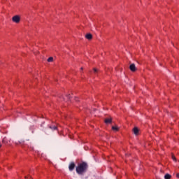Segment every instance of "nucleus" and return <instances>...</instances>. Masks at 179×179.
Here are the masks:
<instances>
[{"instance_id":"obj_16","label":"nucleus","mask_w":179,"mask_h":179,"mask_svg":"<svg viewBox=\"0 0 179 179\" xmlns=\"http://www.w3.org/2000/svg\"><path fill=\"white\" fill-rule=\"evenodd\" d=\"M176 177H177V178H179V173L176 174Z\"/></svg>"},{"instance_id":"obj_4","label":"nucleus","mask_w":179,"mask_h":179,"mask_svg":"<svg viewBox=\"0 0 179 179\" xmlns=\"http://www.w3.org/2000/svg\"><path fill=\"white\" fill-rule=\"evenodd\" d=\"M112 123H113V120L111 118L105 119V124H106V125H110Z\"/></svg>"},{"instance_id":"obj_17","label":"nucleus","mask_w":179,"mask_h":179,"mask_svg":"<svg viewBox=\"0 0 179 179\" xmlns=\"http://www.w3.org/2000/svg\"><path fill=\"white\" fill-rule=\"evenodd\" d=\"M67 99H70L69 95L67 96Z\"/></svg>"},{"instance_id":"obj_7","label":"nucleus","mask_w":179,"mask_h":179,"mask_svg":"<svg viewBox=\"0 0 179 179\" xmlns=\"http://www.w3.org/2000/svg\"><path fill=\"white\" fill-rule=\"evenodd\" d=\"M133 131L134 135H138L139 134V129H138V127H134Z\"/></svg>"},{"instance_id":"obj_9","label":"nucleus","mask_w":179,"mask_h":179,"mask_svg":"<svg viewBox=\"0 0 179 179\" xmlns=\"http://www.w3.org/2000/svg\"><path fill=\"white\" fill-rule=\"evenodd\" d=\"M49 128L50 129H52V131L57 130V126H50Z\"/></svg>"},{"instance_id":"obj_13","label":"nucleus","mask_w":179,"mask_h":179,"mask_svg":"<svg viewBox=\"0 0 179 179\" xmlns=\"http://www.w3.org/2000/svg\"><path fill=\"white\" fill-rule=\"evenodd\" d=\"M6 141V138H3V140H2L3 143H5Z\"/></svg>"},{"instance_id":"obj_6","label":"nucleus","mask_w":179,"mask_h":179,"mask_svg":"<svg viewBox=\"0 0 179 179\" xmlns=\"http://www.w3.org/2000/svg\"><path fill=\"white\" fill-rule=\"evenodd\" d=\"M85 38L87 40H92L93 38V35H92V34H87Z\"/></svg>"},{"instance_id":"obj_19","label":"nucleus","mask_w":179,"mask_h":179,"mask_svg":"<svg viewBox=\"0 0 179 179\" xmlns=\"http://www.w3.org/2000/svg\"><path fill=\"white\" fill-rule=\"evenodd\" d=\"M83 67H81V71H83Z\"/></svg>"},{"instance_id":"obj_3","label":"nucleus","mask_w":179,"mask_h":179,"mask_svg":"<svg viewBox=\"0 0 179 179\" xmlns=\"http://www.w3.org/2000/svg\"><path fill=\"white\" fill-rule=\"evenodd\" d=\"M75 163L71 162V164L69 166V170L70 171H73V170L75 169Z\"/></svg>"},{"instance_id":"obj_1","label":"nucleus","mask_w":179,"mask_h":179,"mask_svg":"<svg viewBox=\"0 0 179 179\" xmlns=\"http://www.w3.org/2000/svg\"><path fill=\"white\" fill-rule=\"evenodd\" d=\"M87 169H89V165L86 162H83L78 164V166L76 168V171L77 174L82 176L87 171Z\"/></svg>"},{"instance_id":"obj_2","label":"nucleus","mask_w":179,"mask_h":179,"mask_svg":"<svg viewBox=\"0 0 179 179\" xmlns=\"http://www.w3.org/2000/svg\"><path fill=\"white\" fill-rule=\"evenodd\" d=\"M12 20L14 23H19L20 22V16L15 15L12 17Z\"/></svg>"},{"instance_id":"obj_15","label":"nucleus","mask_w":179,"mask_h":179,"mask_svg":"<svg viewBox=\"0 0 179 179\" xmlns=\"http://www.w3.org/2000/svg\"><path fill=\"white\" fill-rule=\"evenodd\" d=\"M172 159H173V160H174L176 162V157L173 156Z\"/></svg>"},{"instance_id":"obj_18","label":"nucleus","mask_w":179,"mask_h":179,"mask_svg":"<svg viewBox=\"0 0 179 179\" xmlns=\"http://www.w3.org/2000/svg\"><path fill=\"white\" fill-rule=\"evenodd\" d=\"M2 147V145L1 144V143H0V148H1Z\"/></svg>"},{"instance_id":"obj_10","label":"nucleus","mask_w":179,"mask_h":179,"mask_svg":"<svg viewBox=\"0 0 179 179\" xmlns=\"http://www.w3.org/2000/svg\"><path fill=\"white\" fill-rule=\"evenodd\" d=\"M164 178L165 179H170V178H171V176L169 173H166L164 176Z\"/></svg>"},{"instance_id":"obj_11","label":"nucleus","mask_w":179,"mask_h":179,"mask_svg":"<svg viewBox=\"0 0 179 179\" xmlns=\"http://www.w3.org/2000/svg\"><path fill=\"white\" fill-rule=\"evenodd\" d=\"M54 61V58L52 57H50L48 59V62H52Z\"/></svg>"},{"instance_id":"obj_12","label":"nucleus","mask_w":179,"mask_h":179,"mask_svg":"<svg viewBox=\"0 0 179 179\" xmlns=\"http://www.w3.org/2000/svg\"><path fill=\"white\" fill-rule=\"evenodd\" d=\"M93 71L94 73H97L99 72V69H94Z\"/></svg>"},{"instance_id":"obj_8","label":"nucleus","mask_w":179,"mask_h":179,"mask_svg":"<svg viewBox=\"0 0 179 179\" xmlns=\"http://www.w3.org/2000/svg\"><path fill=\"white\" fill-rule=\"evenodd\" d=\"M120 130V127H118V126H113V131L115 132H117Z\"/></svg>"},{"instance_id":"obj_5","label":"nucleus","mask_w":179,"mask_h":179,"mask_svg":"<svg viewBox=\"0 0 179 179\" xmlns=\"http://www.w3.org/2000/svg\"><path fill=\"white\" fill-rule=\"evenodd\" d=\"M129 69L131 71V72H135V71H136V66H135V64H131L129 66Z\"/></svg>"},{"instance_id":"obj_14","label":"nucleus","mask_w":179,"mask_h":179,"mask_svg":"<svg viewBox=\"0 0 179 179\" xmlns=\"http://www.w3.org/2000/svg\"><path fill=\"white\" fill-rule=\"evenodd\" d=\"M25 178H26V179H31V176H28V177H27V176H25Z\"/></svg>"}]
</instances>
